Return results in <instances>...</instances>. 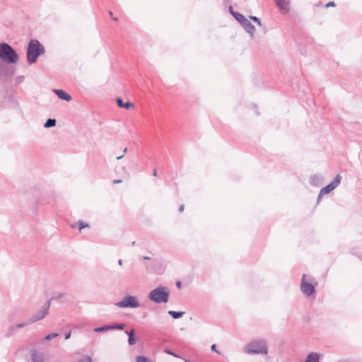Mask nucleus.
Masks as SVG:
<instances>
[{
    "label": "nucleus",
    "mask_w": 362,
    "mask_h": 362,
    "mask_svg": "<svg viewBox=\"0 0 362 362\" xmlns=\"http://www.w3.org/2000/svg\"><path fill=\"white\" fill-rule=\"evenodd\" d=\"M0 58L8 64H16L18 61V54L6 42L0 43Z\"/></svg>",
    "instance_id": "nucleus-1"
},
{
    "label": "nucleus",
    "mask_w": 362,
    "mask_h": 362,
    "mask_svg": "<svg viewBox=\"0 0 362 362\" xmlns=\"http://www.w3.org/2000/svg\"><path fill=\"white\" fill-rule=\"evenodd\" d=\"M243 350L250 355L267 354V344L263 339H255L250 341L244 346Z\"/></svg>",
    "instance_id": "nucleus-2"
},
{
    "label": "nucleus",
    "mask_w": 362,
    "mask_h": 362,
    "mask_svg": "<svg viewBox=\"0 0 362 362\" xmlns=\"http://www.w3.org/2000/svg\"><path fill=\"white\" fill-rule=\"evenodd\" d=\"M44 53V47L36 40H32L28 47L27 58L29 64H33L37 58Z\"/></svg>",
    "instance_id": "nucleus-3"
},
{
    "label": "nucleus",
    "mask_w": 362,
    "mask_h": 362,
    "mask_svg": "<svg viewBox=\"0 0 362 362\" xmlns=\"http://www.w3.org/2000/svg\"><path fill=\"white\" fill-rule=\"evenodd\" d=\"M169 292L165 287L158 286L148 293V298L156 303H165L169 300Z\"/></svg>",
    "instance_id": "nucleus-4"
},
{
    "label": "nucleus",
    "mask_w": 362,
    "mask_h": 362,
    "mask_svg": "<svg viewBox=\"0 0 362 362\" xmlns=\"http://www.w3.org/2000/svg\"><path fill=\"white\" fill-rule=\"evenodd\" d=\"M115 305L119 308H136L139 307V303L138 298L134 296H126L122 300L115 303Z\"/></svg>",
    "instance_id": "nucleus-5"
},
{
    "label": "nucleus",
    "mask_w": 362,
    "mask_h": 362,
    "mask_svg": "<svg viewBox=\"0 0 362 362\" xmlns=\"http://www.w3.org/2000/svg\"><path fill=\"white\" fill-rule=\"evenodd\" d=\"M235 18L244 27L246 31L253 36L255 31V26L243 15L238 12L231 11Z\"/></svg>",
    "instance_id": "nucleus-6"
},
{
    "label": "nucleus",
    "mask_w": 362,
    "mask_h": 362,
    "mask_svg": "<svg viewBox=\"0 0 362 362\" xmlns=\"http://www.w3.org/2000/svg\"><path fill=\"white\" fill-rule=\"evenodd\" d=\"M341 180V176L340 175H337L334 180L330 182L328 185L321 189L320 191L317 199L318 201L321 199V197L326 194L329 193L331 191L334 189L338 185L340 184Z\"/></svg>",
    "instance_id": "nucleus-7"
},
{
    "label": "nucleus",
    "mask_w": 362,
    "mask_h": 362,
    "mask_svg": "<svg viewBox=\"0 0 362 362\" xmlns=\"http://www.w3.org/2000/svg\"><path fill=\"white\" fill-rule=\"evenodd\" d=\"M305 278L306 275L303 274L301 280L300 289L304 295L306 296H310L315 291V286L313 284L306 281Z\"/></svg>",
    "instance_id": "nucleus-8"
},
{
    "label": "nucleus",
    "mask_w": 362,
    "mask_h": 362,
    "mask_svg": "<svg viewBox=\"0 0 362 362\" xmlns=\"http://www.w3.org/2000/svg\"><path fill=\"white\" fill-rule=\"evenodd\" d=\"M49 306L50 301H48L47 304L44 305L40 310L29 320V323H33L43 319L48 314Z\"/></svg>",
    "instance_id": "nucleus-9"
},
{
    "label": "nucleus",
    "mask_w": 362,
    "mask_h": 362,
    "mask_svg": "<svg viewBox=\"0 0 362 362\" xmlns=\"http://www.w3.org/2000/svg\"><path fill=\"white\" fill-rule=\"evenodd\" d=\"M276 6L281 13L285 14L290 11V0H274Z\"/></svg>",
    "instance_id": "nucleus-10"
},
{
    "label": "nucleus",
    "mask_w": 362,
    "mask_h": 362,
    "mask_svg": "<svg viewBox=\"0 0 362 362\" xmlns=\"http://www.w3.org/2000/svg\"><path fill=\"white\" fill-rule=\"evenodd\" d=\"M31 362H46V356L43 352L36 349L31 351Z\"/></svg>",
    "instance_id": "nucleus-11"
},
{
    "label": "nucleus",
    "mask_w": 362,
    "mask_h": 362,
    "mask_svg": "<svg viewBox=\"0 0 362 362\" xmlns=\"http://www.w3.org/2000/svg\"><path fill=\"white\" fill-rule=\"evenodd\" d=\"M124 328V324H114L112 325H104L100 327H97L94 329L95 332H102L111 329H123Z\"/></svg>",
    "instance_id": "nucleus-12"
},
{
    "label": "nucleus",
    "mask_w": 362,
    "mask_h": 362,
    "mask_svg": "<svg viewBox=\"0 0 362 362\" xmlns=\"http://www.w3.org/2000/svg\"><path fill=\"white\" fill-rule=\"evenodd\" d=\"M53 91L62 100L66 101H70L71 100V96L62 90L54 89Z\"/></svg>",
    "instance_id": "nucleus-13"
},
{
    "label": "nucleus",
    "mask_w": 362,
    "mask_h": 362,
    "mask_svg": "<svg viewBox=\"0 0 362 362\" xmlns=\"http://www.w3.org/2000/svg\"><path fill=\"white\" fill-rule=\"evenodd\" d=\"M320 354L315 352L310 353L304 362H319Z\"/></svg>",
    "instance_id": "nucleus-14"
},
{
    "label": "nucleus",
    "mask_w": 362,
    "mask_h": 362,
    "mask_svg": "<svg viewBox=\"0 0 362 362\" xmlns=\"http://www.w3.org/2000/svg\"><path fill=\"white\" fill-rule=\"evenodd\" d=\"M129 335L128 343L129 345H134L136 344V339L134 337V329L130 330L129 332H125Z\"/></svg>",
    "instance_id": "nucleus-15"
},
{
    "label": "nucleus",
    "mask_w": 362,
    "mask_h": 362,
    "mask_svg": "<svg viewBox=\"0 0 362 362\" xmlns=\"http://www.w3.org/2000/svg\"><path fill=\"white\" fill-rule=\"evenodd\" d=\"M117 103L119 107H125L127 109L129 108L130 107H134V104L129 102H127L126 103H124L122 100L121 98L117 99Z\"/></svg>",
    "instance_id": "nucleus-16"
},
{
    "label": "nucleus",
    "mask_w": 362,
    "mask_h": 362,
    "mask_svg": "<svg viewBox=\"0 0 362 362\" xmlns=\"http://www.w3.org/2000/svg\"><path fill=\"white\" fill-rule=\"evenodd\" d=\"M30 323H29V320L28 322H23V323H20V324H18L16 326H13L10 328V332H11V334H13V332H15L16 330V329L18 328H22L28 325H30Z\"/></svg>",
    "instance_id": "nucleus-17"
},
{
    "label": "nucleus",
    "mask_w": 362,
    "mask_h": 362,
    "mask_svg": "<svg viewBox=\"0 0 362 362\" xmlns=\"http://www.w3.org/2000/svg\"><path fill=\"white\" fill-rule=\"evenodd\" d=\"M168 314L175 319L180 318L183 316L185 312H176L173 310L168 311Z\"/></svg>",
    "instance_id": "nucleus-18"
},
{
    "label": "nucleus",
    "mask_w": 362,
    "mask_h": 362,
    "mask_svg": "<svg viewBox=\"0 0 362 362\" xmlns=\"http://www.w3.org/2000/svg\"><path fill=\"white\" fill-rule=\"evenodd\" d=\"M56 119H48L44 124L45 128H49L54 127L56 125Z\"/></svg>",
    "instance_id": "nucleus-19"
},
{
    "label": "nucleus",
    "mask_w": 362,
    "mask_h": 362,
    "mask_svg": "<svg viewBox=\"0 0 362 362\" xmlns=\"http://www.w3.org/2000/svg\"><path fill=\"white\" fill-rule=\"evenodd\" d=\"M320 178L317 175H312L310 177V183L311 185H316L319 181Z\"/></svg>",
    "instance_id": "nucleus-20"
},
{
    "label": "nucleus",
    "mask_w": 362,
    "mask_h": 362,
    "mask_svg": "<svg viewBox=\"0 0 362 362\" xmlns=\"http://www.w3.org/2000/svg\"><path fill=\"white\" fill-rule=\"evenodd\" d=\"M136 362H150V360L145 356H138L136 357Z\"/></svg>",
    "instance_id": "nucleus-21"
},
{
    "label": "nucleus",
    "mask_w": 362,
    "mask_h": 362,
    "mask_svg": "<svg viewBox=\"0 0 362 362\" xmlns=\"http://www.w3.org/2000/svg\"><path fill=\"white\" fill-rule=\"evenodd\" d=\"M58 336V334L57 333H52L48 335H47L45 338V340H51Z\"/></svg>",
    "instance_id": "nucleus-22"
},
{
    "label": "nucleus",
    "mask_w": 362,
    "mask_h": 362,
    "mask_svg": "<svg viewBox=\"0 0 362 362\" xmlns=\"http://www.w3.org/2000/svg\"><path fill=\"white\" fill-rule=\"evenodd\" d=\"M250 18H251L253 21L256 22V23H257V25H259V26H261V25H262L261 21H260V19H259V18H257V17H255V16H251V17H250Z\"/></svg>",
    "instance_id": "nucleus-23"
},
{
    "label": "nucleus",
    "mask_w": 362,
    "mask_h": 362,
    "mask_svg": "<svg viewBox=\"0 0 362 362\" xmlns=\"http://www.w3.org/2000/svg\"><path fill=\"white\" fill-rule=\"evenodd\" d=\"M88 225L87 223H84L83 222L79 221V230H80L84 228L88 227Z\"/></svg>",
    "instance_id": "nucleus-24"
},
{
    "label": "nucleus",
    "mask_w": 362,
    "mask_h": 362,
    "mask_svg": "<svg viewBox=\"0 0 362 362\" xmlns=\"http://www.w3.org/2000/svg\"><path fill=\"white\" fill-rule=\"evenodd\" d=\"M165 352L168 354H170V355H173L175 357H178V356H177L176 354H175L174 353H173L170 350H165Z\"/></svg>",
    "instance_id": "nucleus-25"
},
{
    "label": "nucleus",
    "mask_w": 362,
    "mask_h": 362,
    "mask_svg": "<svg viewBox=\"0 0 362 362\" xmlns=\"http://www.w3.org/2000/svg\"><path fill=\"white\" fill-rule=\"evenodd\" d=\"M78 362H92V361L90 358H83Z\"/></svg>",
    "instance_id": "nucleus-26"
},
{
    "label": "nucleus",
    "mask_w": 362,
    "mask_h": 362,
    "mask_svg": "<svg viewBox=\"0 0 362 362\" xmlns=\"http://www.w3.org/2000/svg\"><path fill=\"white\" fill-rule=\"evenodd\" d=\"M335 6V3L334 1H331V2H329L326 5V7H330V6Z\"/></svg>",
    "instance_id": "nucleus-27"
},
{
    "label": "nucleus",
    "mask_w": 362,
    "mask_h": 362,
    "mask_svg": "<svg viewBox=\"0 0 362 362\" xmlns=\"http://www.w3.org/2000/svg\"><path fill=\"white\" fill-rule=\"evenodd\" d=\"M122 182V180H120V179H118V180H114L112 181L113 184H118V183H121Z\"/></svg>",
    "instance_id": "nucleus-28"
},
{
    "label": "nucleus",
    "mask_w": 362,
    "mask_h": 362,
    "mask_svg": "<svg viewBox=\"0 0 362 362\" xmlns=\"http://www.w3.org/2000/svg\"><path fill=\"white\" fill-rule=\"evenodd\" d=\"M64 297V294L63 293H60L57 296H56V299L57 300H60L61 298H62Z\"/></svg>",
    "instance_id": "nucleus-29"
},
{
    "label": "nucleus",
    "mask_w": 362,
    "mask_h": 362,
    "mask_svg": "<svg viewBox=\"0 0 362 362\" xmlns=\"http://www.w3.org/2000/svg\"><path fill=\"white\" fill-rule=\"evenodd\" d=\"M185 206L183 204L180 205L179 207V211L182 212L184 210Z\"/></svg>",
    "instance_id": "nucleus-30"
},
{
    "label": "nucleus",
    "mask_w": 362,
    "mask_h": 362,
    "mask_svg": "<svg viewBox=\"0 0 362 362\" xmlns=\"http://www.w3.org/2000/svg\"><path fill=\"white\" fill-rule=\"evenodd\" d=\"M71 337V332H68L67 334H65V339H69Z\"/></svg>",
    "instance_id": "nucleus-31"
},
{
    "label": "nucleus",
    "mask_w": 362,
    "mask_h": 362,
    "mask_svg": "<svg viewBox=\"0 0 362 362\" xmlns=\"http://www.w3.org/2000/svg\"><path fill=\"white\" fill-rule=\"evenodd\" d=\"M211 351H216V344H213V345L211 346Z\"/></svg>",
    "instance_id": "nucleus-32"
},
{
    "label": "nucleus",
    "mask_w": 362,
    "mask_h": 362,
    "mask_svg": "<svg viewBox=\"0 0 362 362\" xmlns=\"http://www.w3.org/2000/svg\"><path fill=\"white\" fill-rule=\"evenodd\" d=\"M176 286H177V287L180 288L181 287V282L180 281H177L176 282Z\"/></svg>",
    "instance_id": "nucleus-33"
},
{
    "label": "nucleus",
    "mask_w": 362,
    "mask_h": 362,
    "mask_svg": "<svg viewBox=\"0 0 362 362\" xmlns=\"http://www.w3.org/2000/svg\"><path fill=\"white\" fill-rule=\"evenodd\" d=\"M153 176H156L157 175V171H156V169L153 170Z\"/></svg>",
    "instance_id": "nucleus-34"
},
{
    "label": "nucleus",
    "mask_w": 362,
    "mask_h": 362,
    "mask_svg": "<svg viewBox=\"0 0 362 362\" xmlns=\"http://www.w3.org/2000/svg\"><path fill=\"white\" fill-rule=\"evenodd\" d=\"M118 264H119V265L122 266V259H119Z\"/></svg>",
    "instance_id": "nucleus-35"
},
{
    "label": "nucleus",
    "mask_w": 362,
    "mask_h": 362,
    "mask_svg": "<svg viewBox=\"0 0 362 362\" xmlns=\"http://www.w3.org/2000/svg\"><path fill=\"white\" fill-rule=\"evenodd\" d=\"M123 156H124V155H122L121 156H117V160H119V159L122 158H123Z\"/></svg>",
    "instance_id": "nucleus-36"
},
{
    "label": "nucleus",
    "mask_w": 362,
    "mask_h": 362,
    "mask_svg": "<svg viewBox=\"0 0 362 362\" xmlns=\"http://www.w3.org/2000/svg\"><path fill=\"white\" fill-rule=\"evenodd\" d=\"M127 151V148H125L124 149L123 152H124V153H125Z\"/></svg>",
    "instance_id": "nucleus-37"
},
{
    "label": "nucleus",
    "mask_w": 362,
    "mask_h": 362,
    "mask_svg": "<svg viewBox=\"0 0 362 362\" xmlns=\"http://www.w3.org/2000/svg\"><path fill=\"white\" fill-rule=\"evenodd\" d=\"M144 259H150V258H149V257H144Z\"/></svg>",
    "instance_id": "nucleus-38"
},
{
    "label": "nucleus",
    "mask_w": 362,
    "mask_h": 362,
    "mask_svg": "<svg viewBox=\"0 0 362 362\" xmlns=\"http://www.w3.org/2000/svg\"><path fill=\"white\" fill-rule=\"evenodd\" d=\"M113 20H114L115 21H117L118 20V18H117V17H115V18H113Z\"/></svg>",
    "instance_id": "nucleus-39"
},
{
    "label": "nucleus",
    "mask_w": 362,
    "mask_h": 362,
    "mask_svg": "<svg viewBox=\"0 0 362 362\" xmlns=\"http://www.w3.org/2000/svg\"><path fill=\"white\" fill-rule=\"evenodd\" d=\"M109 15H112V11H109Z\"/></svg>",
    "instance_id": "nucleus-40"
}]
</instances>
